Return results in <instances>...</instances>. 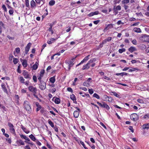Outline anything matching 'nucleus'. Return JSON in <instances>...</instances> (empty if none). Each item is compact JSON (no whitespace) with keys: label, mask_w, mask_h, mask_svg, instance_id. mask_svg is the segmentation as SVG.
I'll return each instance as SVG.
<instances>
[{"label":"nucleus","mask_w":149,"mask_h":149,"mask_svg":"<svg viewBox=\"0 0 149 149\" xmlns=\"http://www.w3.org/2000/svg\"><path fill=\"white\" fill-rule=\"evenodd\" d=\"M24 108L26 109L28 113H31L32 110L29 102L27 101H25L24 103Z\"/></svg>","instance_id":"f257e3e1"},{"label":"nucleus","mask_w":149,"mask_h":149,"mask_svg":"<svg viewBox=\"0 0 149 149\" xmlns=\"http://www.w3.org/2000/svg\"><path fill=\"white\" fill-rule=\"evenodd\" d=\"M8 125L9 127L11 133L14 134L15 133V131L14 127L11 123L9 122L8 123Z\"/></svg>","instance_id":"f03ea898"},{"label":"nucleus","mask_w":149,"mask_h":149,"mask_svg":"<svg viewBox=\"0 0 149 149\" xmlns=\"http://www.w3.org/2000/svg\"><path fill=\"white\" fill-rule=\"evenodd\" d=\"M130 118L132 120L134 121H136L138 120L139 117L136 114L133 113L131 115Z\"/></svg>","instance_id":"7ed1b4c3"},{"label":"nucleus","mask_w":149,"mask_h":149,"mask_svg":"<svg viewBox=\"0 0 149 149\" xmlns=\"http://www.w3.org/2000/svg\"><path fill=\"white\" fill-rule=\"evenodd\" d=\"M39 84V87L42 90L45 89L46 88V83L43 81L40 82Z\"/></svg>","instance_id":"20e7f679"},{"label":"nucleus","mask_w":149,"mask_h":149,"mask_svg":"<svg viewBox=\"0 0 149 149\" xmlns=\"http://www.w3.org/2000/svg\"><path fill=\"white\" fill-rule=\"evenodd\" d=\"M29 90L33 94L37 93V89L36 87H33L32 86H30L28 87Z\"/></svg>","instance_id":"39448f33"},{"label":"nucleus","mask_w":149,"mask_h":149,"mask_svg":"<svg viewBox=\"0 0 149 149\" xmlns=\"http://www.w3.org/2000/svg\"><path fill=\"white\" fill-rule=\"evenodd\" d=\"M22 74L26 79H31V76L30 75L28 72L26 70H24L22 73Z\"/></svg>","instance_id":"423d86ee"},{"label":"nucleus","mask_w":149,"mask_h":149,"mask_svg":"<svg viewBox=\"0 0 149 149\" xmlns=\"http://www.w3.org/2000/svg\"><path fill=\"white\" fill-rule=\"evenodd\" d=\"M76 108L78 111H74L73 115L74 117L77 118L79 115V112L80 111V109L77 107H76Z\"/></svg>","instance_id":"0eeeda50"},{"label":"nucleus","mask_w":149,"mask_h":149,"mask_svg":"<svg viewBox=\"0 0 149 149\" xmlns=\"http://www.w3.org/2000/svg\"><path fill=\"white\" fill-rule=\"evenodd\" d=\"M121 10V7L120 5H118L117 6H113V10L114 11L116 12V14L118 13V10Z\"/></svg>","instance_id":"6e6552de"},{"label":"nucleus","mask_w":149,"mask_h":149,"mask_svg":"<svg viewBox=\"0 0 149 149\" xmlns=\"http://www.w3.org/2000/svg\"><path fill=\"white\" fill-rule=\"evenodd\" d=\"M141 38L143 41L149 42V36H144L141 37Z\"/></svg>","instance_id":"1a4fd4ad"},{"label":"nucleus","mask_w":149,"mask_h":149,"mask_svg":"<svg viewBox=\"0 0 149 149\" xmlns=\"http://www.w3.org/2000/svg\"><path fill=\"white\" fill-rule=\"evenodd\" d=\"M31 45V44L30 42L27 44L25 48V54H27L28 53Z\"/></svg>","instance_id":"9d476101"},{"label":"nucleus","mask_w":149,"mask_h":149,"mask_svg":"<svg viewBox=\"0 0 149 149\" xmlns=\"http://www.w3.org/2000/svg\"><path fill=\"white\" fill-rule=\"evenodd\" d=\"M90 55H88L87 56H86L84 58L81 62L79 64L77 65L76 66H77L80 65L81 64H82L85 62L87 61L89 59V57Z\"/></svg>","instance_id":"9b49d317"},{"label":"nucleus","mask_w":149,"mask_h":149,"mask_svg":"<svg viewBox=\"0 0 149 149\" xmlns=\"http://www.w3.org/2000/svg\"><path fill=\"white\" fill-rule=\"evenodd\" d=\"M52 100L54 101L56 104H59L61 102L60 99L58 98L55 97H54L53 98Z\"/></svg>","instance_id":"f8f14e48"},{"label":"nucleus","mask_w":149,"mask_h":149,"mask_svg":"<svg viewBox=\"0 0 149 149\" xmlns=\"http://www.w3.org/2000/svg\"><path fill=\"white\" fill-rule=\"evenodd\" d=\"M65 63L67 64H68V66H70V67H72L74 65L73 61L70 60L66 61Z\"/></svg>","instance_id":"ddd939ff"},{"label":"nucleus","mask_w":149,"mask_h":149,"mask_svg":"<svg viewBox=\"0 0 149 149\" xmlns=\"http://www.w3.org/2000/svg\"><path fill=\"white\" fill-rule=\"evenodd\" d=\"M70 98L73 101V102L74 103L77 104V102L76 101V98L74 94H72V95H70Z\"/></svg>","instance_id":"4468645a"},{"label":"nucleus","mask_w":149,"mask_h":149,"mask_svg":"<svg viewBox=\"0 0 149 149\" xmlns=\"http://www.w3.org/2000/svg\"><path fill=\"white\" fill-rule=\"evenodd\" d=\"M90 68V65L88 63L83 65V67L82 69V70H84L85 69H88Z\"/></svg>","instance_id":"2eb2a0df"},{"label":"nucleus","mask_w":149,"mask_h":149,"mask_svg":"<svg viewBox=\"0 0 149 149\" xmlns=\"http://www.w3.org/2000/svg\"><path fill=\"white\" fill-rule=\"evenodd\" d=\"M38 63L37 62H36L35 64L33 65L32 67V69L34 70H36L38 68Z\"/></svg>","instance_id":"dca6fc26"},{"label":"nucleus","mask_w":149,"mask_h":149,"mask_svg":"<svg viewBox=\"0 0 149 149\" xmlns=\"http://www.w3.org/2000/svg\"><path fill=\"white\" fill-rule=\"evenodd\" d=\"M128 50L130 52H132L134 51H136V49L134 47H131L129 48Z\"/></svg>","instance_id":"f3484780"},{"label":"nucleus","mask_w":149,"mask_h":149,"mask_svg":"<svg viewBox=\"0 0 149 149\" xmlns=\"http://www.w3.org/2000/svg\"><path fill=\"white\" fill-rule=\"evenodd\" d=\"M111 38L108 37L107 38L104 39L102 42V43L104 44L106 43L107 42H109L111 40Z\"/></svg>","instance_id":"a211bd4d"},{"label":"nucleus","mask_w":149,"mask_h":149,"mask_svg":"<svg viewBox=\"0 0 149 149\" xmlns=\"http://www.w3.org/2000/svg\"><path fill=\"white\" fill-rule=\"evenodd\" d=\"M133 31L137 33H140L141 32V30L139 28H135L133 29Z\"/></svg>","instance_id":"6ab92c4d"},{"label":"nucleus","mask_w":149,"mask_h":149,"mask_svg":"<svg viewBox=\"0 0 149 149\" xmlns=\"http://www.w3.org/2000/svg\"><path fill=\"white\" fill-rule=\"evenodd\" d=\"M21 128L22 130L26 134H28L29 133V131L27 130L26 128H25L24 126L23 125H22L21 126Z\"/></svg>","instance_id":"aec40b11"},{"label":"nucleus","mask_w":149,"mask_h":149,"mask_svg":"<svg viewBox=\"0 0 149 149\" xmlns=\"http://www.w3.org/2000/svg\"><path fill=\"white\" fill-rule=\"evenodd\" d=\"M22 61H23L22 63V64L24 67L25 68L27 67V63L26 61L25 60H22Z\"/></svg>","instance_id":"412c9836"},{"label":"nucleus","mask_w":149,"mask_h":149,"mask_svg":"<svg viewBox=\"0 0 149 149\" xmlns=\"http://www.w3.org/2000/svg\"><path fill=\"white\" fill-rule=\"evenodd\" d=\"M99 13V12L98 11H95L94 12H92L89 14L88 15L90 17L94 15H97Z\"/></svg>","instance_id":"4be33fe9"},{"label":"nucleus","mask_w":149,"mask_h":149,"mask_svg":"<svg viewBox=\"0 0 149 149\" xmlns=\"http://www.w3.org/2000/svg\"><path fill=\"white\" fill-rule=\"evenodd\" d=\"M20 136L21 138H23L24 139L26 140V141H30V139L26 136L24 135H20Z\"/></svg>","instance_id":"5701e85b"},{"label":"nucleus","mask_w":149,"mask_h":149,"mask_svg":"<svg viewBox=\"0 0 149 149\" xmlns=\"http://www.w3.org/2000/svg\"><path fill=\"white\" fill-rule=\"evenodd\" d=\"M127 74H128L127 73L123 72L119 73H116V75L117 76L121 75V76L123 77L124 75H127Z\"/></svg>","instance_id":"b1692460"},{"label":"nucleus","mask_w":149,"mask_h":149,"mask_svg":"<svg viewBox=\"0 0 149 149\" xmlns=\"http://www.w3.org/2000/svg\"><path fill=\"white\" fill-rule=\"evenodd\" d=\"M1 86L4 92L6 93L7 92V90L5 87V84H2L1 85Z\"/></svg>","instance_id":"393cba45"},{"label":"nucleus","mask_w":149,"mask_h":149,"mask_svg":"<svg viewBox=\"0 0 149 149\" xmlns=\"http://www.w3.org/2000/svg\"><path fill=\"white\" fill-rule=\"evenodd\" d=\"M49 81L52 83H54L55 81V76L51 77L49 79Z\"/></svg>","instance_id":"a878e982"},{"label":"nucleus","mask_w":149,"mask_h":149,"mask_svg":"<svg viewBox=\"0 0 149 149\" xmlns=\"http://www.w3.org/2000/svg\"><path fill=\"white\" fill-rule=\"evenodd\" d=\"M96 61L95 58H92L90 59L88 62V63L90 65L91 63H92Z\"/></svg>","instance_id":"bb28decb"},{"label":"nucleus","mask_w":149,"mask_h":149,"mask_svg":"<svg viewBox=\"0 0 149 149\" xmlns=\"http://www.w3.org/2000/svg\"><path fill=\"white\" fill-rule=\"evenodd\" d=\"M142 127L143 129H148L149 128V124H144L142 125Z\"/></svg>","instance_id":"cd10ccee"},{"label":"nucleus","mask_w":149,"mask_h":149,"mask_svg":"<svg viewBox=\"0 0 149 149\" xmlns=\"http://www.w3.org/2000/svg\"><path fill=\"white\" fill-rule=\"evenodd\" d=\"M102 107L105 108L107 110H109L110 109V107L109 106L104 102H103V105Z\"/></svg>","instance_id":"c85d7f7f"},{"label":"nucleus","mask_w":149,"mask_h":149,"mask_svg":"<svg viewBox=\"0 0 149 149\" xmlns=\"http://www.w3.org/2000/svg\"><path fill=\"white\" fill-rule=\"evenodd\" d=\"M29 137L32 141H36V139L32 134H31L30 135H29Z\"/></svg>","instance_id":"c756f323"},{"label":"nucleus","mask_w":149,"mask_h":149,"mask_svg":"<svg viewBox=\"0 0 149 149\" xmlns=\"http://www.w3.org/2000/svg\"><path fill=\"white\" fill-rule=\"evenodd\" d=\"M20 82L22 83H24V79L22 77H20L19 78Z\"/></svg>","instance_id":"7c9ffc66"},{"label":"nucleus","mask_w":149,"mask_h":149,"mask_svg":"<svg viewBox=\"0 0 149 149\" xmlns=\"http://www.w3.org/2000/svg\"><path fill=\"white\" fill-rule=\"evenodd\" d=\"M48 123L52 127H54V124L53 123L52 121L50 120L49 119L48 120Z\"/></svg>","instance_id":"2f4dec72"},{"label":"nucleus","mask_w":149,"mask_h":149,"mask_svg":"<svg viewBox=\"0 0 149 149\" xmlns=\"http://www.w3.org/2000/svg\"><path fill=\"white\" fill-rule=\"evenodd\" d=\"M55 3V1L54 0H51L49 3V4L50 6L54 5Z\"/></svg>","instance_id":"473e14b6"},{"label":"nucleus","mask_w":149,"mask_h":149,"mask_svg":"<svg viewBox=\"0 0 149 149\" xmlns=\"http://www.w3.org/2000/svg\"><path fill=\"white\" fill-rule=\"evenodd\" d=\"M35 5V3L33 0H32L31 2V7H33Z\"/></svg>","instance_id":"72a5a7b5"},{"label":"nucleus","mask_w":149,"mask_h":149,"mask_svg":"<svg viewBox=\"0 0 149 149\" xmlns=\"http://www.w3.org/2000/svg\"><path fill=\"white\" fill-rule=\"evenodd\" d=\"M125 48L120 49L118 50V52L120 53H122L123 52H125Z\"/></svg>","instance_id":"f704fd0d"},{"label":"nucleus","mask_w":149,"mask_h":149,"mask_svg":"<svg viewBox=\"0 0 149 149\" xmlns=\"http://www.w3.org/2000/svg\"><path fill=\"white\" fill-rule=\"evenodd\" d=\"M130 0H123L122 3L123 4H127L129 2Z\"/></svg>","instance_id":"c9c22d12"},{"label":"nucleus","mask_w":149,"mask_h":149,"mask_svg":"<svg viewBox=\"0 0 149 149\" xmlns=\"http://www.w3.org/2000/svg\"><path fill=\"white\" fill-rule=\"evenodd\" d=\"M18 61V60L17 58H13V62L14 64H16Z\"/></svg>","instance_id":"e433bc0d"},{"label":"nucleus","mask_w":149,"mask_h":149,"mask_svg":"<svg viewBox=\"0 0 149 149\" xmlns=\"http://www.w3.org/2000/svg\"><path fill=\"white\" fill-rule=\"evenodd\" d=\"M93 96L94 97H96L97 99H99L100 98V97L96 93H95L93 94Z\"/></svg>","instance_id":"4c0bfd02"},{"label":"nucleus","mask_w":149,"mask_h":149,"mask_svg":"<svg viewBox=\"0 0 149 149\" xmlns=\"http://www.w3.org/2000/svg\"><path fill=\"white\" fill-rule=\"evenodd\" d=\"M18 142L22 145H24V143L23 141L21 140H19L18 141Z\"/></svg>","instance_id":"58836bf2"},{"label":"nucleus","mask_w":149,"mask_h":149,"mask_svg":"<svg viewBox=\"0 0 149 149\" xmlns=\"http://www.w3.org/2000/svg\"><path fill=\"white\" fill-rule=\"evenodd\" d=\"M143 118L146 119H148L149 118V114H147L145 115L143 117Z\"/></svg>","instance_id":"ea45409f"},{"label":"nucleus","mask_w":149,"mask_h":149,"mask_svg":"<svg viewBox=\"0 0 149 149\" xmlns=\"http://www.w3.org/2000/svg\"><path fill=\"white\" fill-rule=\"evenodd\" d=\"M43 77L42 75L40 74L38 76V80L40 81V82L42 81L41 80V78Z\"/></svg>","instance_id":"a19ab883"},{"label":"nucleus","mask_w":149,"mask_h":149,"mask_svg":"<svg viewBox=\"0 0 149 149\" xmlns=\"http://www.w3.org/2000/svg\"><path fill=\"white\" fill-rule=\"evenodd\" d=\"M80 143L81 144V145H82L83 147L85 149H88L86 147L85 145L84 144V143L83 142L81 141H80Z\"/></svg>","instance_id":"79ce46f5"},{"label":"nucleus","mask_w":149,"mask_h":149,"mask_svg":"<svg viewBox=\"0 0 149 149\" xmlns=\"http://www.w3.org/2000/svg\"><path fill=\"white\" fill-rule=\"evenodd\" d=\"M15 52L19 54L20 51V49L19 47H17L15 49Z\"/></svg>","instance_id":"37998d69"},{"label":"nucleus","mask_w":149,"mask_h":149,"mask_svg":"<svg viewBox=\"0 0 149 149\" xmlns=\"http://www.w3.org/2000/svg\"><path fill=\"white\" fill-rule=\"evenodd\" d=\"M112 93H113V94L114 95H115V96H116V97H120V95L117 94V93H116L115 92H112Z\"/></svg>","instance_id":"c03bdc74"},{"label":"nucleus","mask_w":149,"mask_h":149,"mask_svg":"<svg viewBox=\"0 0 149 149\" xmlns=\"http://www.w3.org/2000/svg\"><path fill=\"white\" fill-rule=\"evenodd\" d=\"M26 5L28 7L29 6V1L28 0H25Z\"/></svg>","instance_id":"a18cd8bd"},{"label":"nucleus","mask_w":149,"mask_h":149,"mask_svg":"<svg viewBox=\"0 0 149 149\" xmlns=\"http://www.w3.org/2000/svg\"><path fill=\"white\" fill-rule=\"evenodd\" d=\"M103 78L104 79H105L109 81L111 80V79L110 78H109L105 76H104Z\"/></svg>","instance_id":"49530a36"},{"label":"nucleus","mask_w":149,"mask_h":149,"mask_svg":"<svg viewBox=\"0 0 149 149\" xmlns=\"http://www.w3.org/2000/svg\"><path fill=\"white\" fill-rule=\"evenodd\" d=\"M83 84L84 86H88L89 85V83L86 81H85L83 83Z\"/></svg>","instance_id":"de8ad7c7"},{"label":"nucleus","mask_w":149,"mask_h":149,"mask_svg":"<svg viewBox=\"0 0 149 149\" xmlns=\"http://www.w3.org/2000/svg\"><path fill=\"white\" fill-rule=\"evenodd\" d=\"M33 79L34 82H36L37 81V77L36 76H33Z\"/></svg>","instance_id":"09e8293b"},{"label":"nucleus","mask_w":149,"mask_h":149,"mask_svg":"<svg viewBox=\"0 0 149 149\" xmlns=\"http://www.w3.org/2000/svg\"><path fill=\"white\" fill-rule=\"evenodd\" d=\"M137 101L139 103H143V100L140 99H139L137 100Z\"/></svg>","instance_id":"8fccbe9b"},{"label":"nucleus","mask_w":149,"mask_h":149,"mask_svg":"<svg viewBox=\"0 0 149 149\" xmlns=\"http://www.w3.org/2000/svg\"><path fill=\"white\" fill-rule=\"evenodd\" d=\"M107 27L108 28V29H111L113 28V25L112 24H109L108 25Z\"/></svg>","instance_id":"3c124183"},{"label":"nucleus","mask_w":149,"mask_h":149,"mask_svg":"<svg viewBox=\"0 0 149 149\" xmlns=\"http://www.w3.org/2000/svg\"><path fill=\"white\" fill-rule=\"evenodd\" d=\"M2 8L5 11H7V9L6 8L5 6L4 5H3L2 6Z\"/></svg>","instance_id":"603ef678"},{"label":"nucleus","mask_w":149,"mask_h":149,"mask_svg":"<svg viewBox=\"0 0 149 149\" xmlns=\"http://www.w3.org/2000/svg\"><path fill=\"white\" fill-rule=\"evenodd\" d=\"M67 91L69 92H71V93L73 92L72 89V88H71L70 87L68 88L67 89Z\"/></svg>","instance_id":"864d4df0"},{"label":"nucleus","mask_w":149,"mask_h":149,"mask_svg":"<svg viewBox=\"0 0 149 149\" xmlns=\"http://www.w3.org/2000/svg\"><path fill=\"white\" fill-rule=\"evenodd\" d=\"M88 91L89 93H90L91 94H92L94 92L93 90L92 89H89Z\"/></svg>","instance_id":"5fc2aeb1"},{"label":"nucleus","mask_w":149,"mask_h":149,"mask_svg":"<svg viewBox=\"0 0 149 149\" xmlns=\"http://www.w3.org/2000/svg\"><path fill=\"white\" fill-rule=\"evenodd\" d=\"M132 43L134 45H136L137 44L136 41L135 39L133 40L132 41Z\"/></svg>","instance_id":"6e6d98bb"},{"label":"nucleus","mask_w":149,"mask_h":149,"mask_svg":"<svg viewBox=\"0 0 149 149\" xmlns=\"http://www.w3.org/2000/svg\"><path fill=\"white\" fill-rule=\"evenodd\" d=\"M36 142L37 143V144H38L39 146H40L41 145V143L38 140H36Z\"/></svg>","instance_id":"4d7b16f0"},{"label":"nucleus","mask_w":149,"mask_h":149,"mask_svg":"<svg viewBox=\"0 0 149 149\" xmlns=\"http://www.w3.org/2000/svg\"><path fill=\"white\" fill-rule=\"evenodd\" d=\"M13 56L12 54H10L9 57V60L10 61H12V58L13 57Z\"/></svg>","instance_id":"13d9d810"},{"label":"nucleus","mask_w":149,"mask_h":149,"mask_svg":"<svg viewBox=\"0 0 149 149\" xmlns=\"http://www.w3.org/2000/svg\"><path fill=\"white\" fill-rule=\"evenodd\" d=\"M129 129L131 131V132L133 133L134 132V130L132 126H130L129 127Z\"/></svg>","instance_id":"bf43d9fd"},{"label":"nucleus","mask_w":149,"mask_h":149,"mask_svg":"<svg viewBox=\"0 0 149 149\" xmlns=\"http://www.w3.org/2000/svg\"><path fill=\"white\" fill-rule=\"evenodd\" d=\"M100 125L102 126V127H103L105 129H107V128H106V126L104 124L102 123V122H100Z\"/></svg>","instance_id":"052dcab7"},{"label":"nucleus","mask_w":149,"mask_h":149,"mask_svg":"<svg viewBox=\"0 0 149 149\" xmlns=\"http://www.w3.org/2000/svg\"><path fill=\"white\" fill-rule=\"evenodd\" d=\"M44 72H45L44 70H41L40 72V74L42 75V76H43V74H44Z\"/></svg>","instance_id":"680f3d73"},{"label":"nucleus","mask_w":149,"mask_h":149,"mask_svg":"<svg viewBox=\"0 0 149 149\" xmlns=\"http://www.w3.org/2000/svg\"><path fill=\"white\" fill-rule=\"evenodd\" d=\"M97 103L101 107H102L103 105V104H102V103L99 102H97Z\"/></svg>","instance_id":"e2e57ef3"},{"label":"nucleus","mask_w":149,"mask_h":149,"mask_svg":"<svg viewBox=\"0 0 149 149\" xmlns=\"http://www.w3.org/2000/svg\"><path fill=\"white\" fill-rule=\"evenodd\" d=\"M117 24L118 25H119L121 24H123V23L121 21L119 20V21H118V22H117Z\"/></svg>","instance_id":"0e129e2a"},{"label":"nucleus","mask_w":149,"mask_h":149,"mask_svg":"<svg viewBox=\"0 0 149 149\" xmlns=\"http://www.w3.org/2000/svg\"><path fill=\"white\" fill-rule=\"evenodd\" d=\"M9 13L10 15H12L13 13V10H9Z\"/></svg>","instance_id":"69168bd1"},{"label":"nucleus","mask_w":149,"mask_h":149,"mask_svg":"<svg viewBox=\"0 0 149 149\" xmlns=\"http://www.w3.org/2000/svg\"><path fill=\"white\" fill-rule=\"evenodd\" d=\"M67 28H68V29L66 30V31L68 32L70 31L71 30V27L70 26L68 27Z\"/></svg>","instance_id":"338daca9"},{"label":"nucleus","mask_w":149,"mask_h":149,"mask_svg":"<svg viewBox=\"0 0 149 149\" xmlns=\"http://www.w3.org/2000/svg\"><path fill=\"white\" fill-rule=\"evenodd\" d=\"M25 149H30V148L29 145H27L25 147Z\"/></svg>","instance_id":"774afa93"}]
</instances>
